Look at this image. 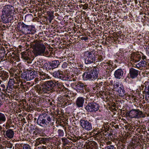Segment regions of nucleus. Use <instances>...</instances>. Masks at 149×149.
<instances>
[{"label":"nucleus","instance_id":"nucleus-36","mask_svg":"<svg viewBox=\"0 0 149 149\" xmlns=\"http://www.w3.org/2000/svg\"><path fill=\"white\" fill-rule=\"evenodd\" d=\"M19 84H18V86H20V88H24V86L25 85V82H23L22 81V80L20 79V82H19Z\"/></svg>","mask_w":149,"mask_h":149},{"label":"nucleus","instance_id":"nucleus-49","mask_svg":"<svg viewBox=\"0 0 149 149\" xmlns=\"http://www.w3.org/2000/svg\"><path fill=\"white\" fill-rule=\"evenodd\" d=\"M49 18H51V19H53L54 17V15L52 14H49Z\"/></svg>","mask_w":149,"mask_h":149},{"label":"nucleus","instance_id":"nucleus-3","mask_svg":"<svg viewBox=\"0 0 149 149\" xmlns=\"http://www.w3.org/2000/svg\"><path fill=\"white\" fill-rule=\"evenodd\" d=\"M3 12L5 13L6 15L9 17H13L15 14H17L14 7L10 5L5 6L3 9Z\"/></svg>","mask_w":149,"mask_h":149},{"label":"nucleus","instance_id":"nucleus-41","mask_svg":"<svg viewBox=\"0 0 149 149\" xmlns=\"http://www.w3.org/2000/svg\"><path fill=\"white\" fill-rule=\"evenodd\" d=\"M100 64L102 66L104 64H106V65H104V66H110L111 65L110 63L109 62H106V63H105V62H103L101 63Z\"/></svg>","mask_w":149,"mask_h":149},{"label":"nucleus","instance_id":"nucleus-13","mask_svg":"<svg viewBox=\"0 0 149 149\" xmlns=\"http://www.w3.org/2000/svg\"><path fill=\"white\" fill-rule=\"evenodd\" d=\"M49 66L48 67V64L47 63H45L44 66L46 67V69L48 70L53 69L57 68L60 64V62L58 60H54L52 61V62H49Z\"/></svg>","mask_w":149,"mask_h":149},{"label":"nucleus","instance_id":"nucleus-38","mask_svg":"<svg viewBox=\"0 0 149 149\" xmlns=\"http://www.w3.org/2000/svg\"><path fill=\"white\" fill-rule=\"evenodd\" d=\"M41 81V80L40 79V78H36L34 79V82H35V84H36L39 83V84L40 85Z\"/></svg>","mask_w":149,"mask_h":149},{"label":"nucleus","instance_id":"nucleus-54","mask_svg":"<svg viewBox=\"0 0 149 149\" xmlns=\"http://www.w3.org/2000/svg\"><path fill=\"white\" fill-rule=\"evenodd\" d=\"M86 149H93L92 147L88 146L86 148Z\"/></svg>","mask_w":149,"mask_h":149},{"label":"nucleus","instance_id":"nucleus-48","mask_svg":"<svg viewBox=\"0 0 149 149\" xmlns=\"http://www.w3.org/2000/svg\"><path fill=\"white\" fill-rule=\"evenodd\" d=\"M11 60H15L16 59V58L17 57L16 56H15L14 55L13 56H12V55H11Z\"/></svg>","mask_w":149,"mask_h":149},{"label":"nucleus","instance_id":"nucleus-46","mask_svg":"<svg viewBox=\"0 0 149 149\" xmlns=\"http://www.w3.org/2000/svg\"><path fill=\"white\" fill-rule=\"evenodd\" d=\"M103 59L102 58V56H100L98 58V60L99 61H101L103 60Z\"/></svg>","mask_w":149,"mask_h":149},{"label":"nucleus","instance_id":"nucleus-35","mask_svg":"<svg viewBox=\"0 0 149 149\" xmlns=\"http://www.w3.org/2000/svg\"><path fill=\"white\" fill-rule=\"evenodd\" d=\"M12 123V119L10 118L7 120L6 124V127H10V125H11Z\"/></svg>","mask_w":149,"mask_h":149},{"label":"nucleus","instance_id":"nucleus-61","mask_svg":"<svg viewBox=\"0 0 149 149\" xmlns=\"http://www.w3.org/2000/svg\"><path fill=\"white\" fill-rule=\"evenodd\" d=\"M54 129H55V128H55V126H53V127Z\"/></svg>","mask_w":149,"mask_h":149},{"label":"nucleus","instance_id":"nucleus-50","mask_svg":"<svg viewBox=\"0 0 149 149\" xmlns=\"http://www.w3.org/2000/svg\"><path fill=\"white\" fill-rule=\"evenodd\" d=\"M13 144L11 143H10L8 145V146L9 147V148H12V146H13Z\"/></svg>","mask_w":149,"mask_h":149},{"label":"nucleus","instance_id":"nucleus-42","mask_svg":"<svg viewBox=\"0 0 149 149\" xmlns=\"http://www.w3.org/2000/svg\"><path fill=\"white\" fill-rule=\"evenodd\" d=\"M68 64L65 62L63 63L62 65V67L63 68H65L67 67Z\"/></svg>","mask_w":149,"mask_h":149},{"label":"nucleus","instance_id":"nucleus-64","mask_svg":"<svg viewBox=\"0 0 149 149\" xmlns=\"http://www.w3.org/2000/svg\"><path fill=\"white\" fill-rule=\"evenodd\" d=\"M71 139V140H72V141H73V139Z\"/></svg>","mask_w":149,"mask_h":149},{"label":"nucleus","instance_id":"nucleus-52","mask_svg":"<svg viewBox=\"0 0 149 149\" xmlns=\"http://www.w3.org/2000/svg\"><path fill=\"white\" fill-rule=\"evenodd\" d=\"M112 143V142L111 141H109L107 142V145H110Z\"/></svg>","mask_w":149,"mask_h":149},{"label":"nucleus","instance_id":"nucleus-11","mask_svg":"<svg viewBox=\"0 0 149 149\" xmlns=\"http://www.w3.org/2000/svg\"><path fill=\"white\" fill-rule=\"evenodd\" d=\"M142 114L139 109H132L130 111L129 116L131 118H138L141 117Z\"/></svg>","mask_w":149,"mask_h":149},{"label":"nucleus","instance_id":"nucleus-43","mask_svg":"<svg viewBox=\"0 0 149 149\" xmlns=\"http://www.w3.org/2000/svg\"><path fill=\"white\" fill-rule=\"evenodd\" d=\"M2 134L6 136V132L4 130H2L0 132V135Z\"/></svg>","mask_w":149,"mask_h":149},{"label":"nucleus","instance_id":"nucleus-23","mask_svg":"<svg viewBox=\"0 0 149 149\" xmlns=\"http://www.w3.org/2000/svg\"><path fill=\"white\" fill-rule=\"evenodd\" d=\"M19 82H17L15 81V79L10 78L8 83V86L6 87V89H8V88L9 89L10 88L13 89L14 87V84H19Z\"/></svg>","mask_w":149,"mask_h":149},{"label":"nucleus","instance_id":"nucleus-10","mask_svg":"<svg viewBox=\"0 0 149 149\" xmlns=\"http://www.w3.org/2000/svg\"><path fill=\"white\" fill-rule=\"evenodd\" d=\"M21 58L28 63H31L33 59L31 58V53L30 52H23L21 53Z\"/></svg>","mask_w":149,"mask_h":149},{"label":"nucleus","instance_id":"nucleus-44","mask_svg":"<svg viewBox=\"0 0 149 149\" xmlns=\"http://www.w3.org/2000/svg\"><path fill=\"white\" fill-rule=\"evenodd\" d=\"M2 88V90L5 91V90H7V89H6L5 85L3 84H1L0 86Z\"/></svg>","mask_w":149,"mask_h":149},{"label":"nucleus","instance_id":"nucleus-39","mask_svg":"<svg viewBox=\"0 0 149 149\" xmlns=\"http://www.w3.org/2000/svg\"><path fill=\"white\" fill-rule=\"evenodd\" d=\"M2 20L3 22L5 23H8L9 22L8 18L7 17H3Z\"/></svg>","mask_w":149,"mask_h":149},{"label":"nucleus","instance_id":"nucleus-53","mask_svg":"<svg viewBox=\"0 0 149 149\" xmlns=\"http://www.w3.org/2000/svg\"><path fill=\"white\" fill-rule=\"evenodd\" d=\"M141 58L142 60H144L146 58V56H143L142 57L141 56Z\"/></svg>","mask_w":149,"mask_h":149},{"label":"nucleus","instance_id":"nucleus-17","mask_svg":"<svg viewBox=\"0 0 149 149\" xmlns=\"http://www.w3.org/2000/svg\"><path fill=\"white\" fill-rule=\"evenodd\" d=\"M147 65V62L145 61H141L139 63L136 64H134L132 67L136 68L140 70H142L146 67Z\"/></svg>","mask_w":149,"mask_h":149},{"label":"nucleus","instance_id":"nucleus-25","mask_svg":"<svg viewBox=\"0 0 149 149\" xmlns=\"http://www.w3.org/2000/svg\"><path fill=\"white\" fill-rule=\"evenodd\" d=\"M14 135V132L12 129H8L6 132V136L9 139L12 138Z\"/></svg>","mask_w":149,"mask_h":149},{"label":"nucleus","instance_id":"nucleus-16","mask_svg":"<svg viewBox=\"0 0 149 149\" xmlns=\"http://www.w3.org/2000/svg\"><path fill=\"white\" fill-rule=\"evenodd\" d=\"M55 81L50 80L44 82V84L48 91L52 89L55 87Z\"/></svg>","mask_w":149,"mask_h":149},{"label":"nucleus","instance_id":"nucleus-29","mask_svg":"<svg viewBox=\"0 0 149 149\" xmlns=\"http://www.w3.org/2000/svg\"><path fill=\"white\" fill-rule=\"evenodd\" d=\"M30 80L35 78L37 75V72L34 70H29L28 71Z\"/></svg>","mask_w":149,"mask_h":149},{"label":"nucleus","instance_id":"nucleus-18","mask_svg":"<svg viewBox=\"0 0 149 149\" xmlns=\"http://www.w3.org/2000/svg\"><path fill=\"white\" fill-rule=\"evenodd\" d=\"M41 114L47 125H49L52 123L53 118L52 115L46 113H42Z\"/></svg>","mask_w":149,"mask_h":149},{"label":"nucleus","instance_id":"nucleus-28","mask_svg":"<svg viewBox=\"0 0 149 149\" xmlns=\"http://www.w3.org/2000/svg\"><path fill=\"white\" fill-rule=\"evenodd\" d=\"M41 65L39 61L35 62V63L33 65V68L36 70V71H37H37L38 72L39 71H41V70H40Z\"/></svg>","mask_w":149,"mask_h":149},{"label":"nucleus","instance_id":"nucleus-12","mask_svg":"<svg viewBox=\"0 0 149 149\" xmlns=\"http://www.w3.org/2000/svg\"><path fill=\"white\" fill-rule=\"evenodd\" d=\"M35 89L37 92L39 94H41L47 93L48 91L47 88L44 84L41 86L39 84H37L35 86Z\"/></svg>","mask_w":149,"mask_h":149},{"label":"nucleus","instance_id":"nucleus-63","mask_svg":"<svg viewBox=\"0 0 149 149\" xmlns=\"http://www.w3.org/2000/svg\"><path fill=\"white\" fill-rule=\"evenodd\" d=\"M110 134H109V135H110Z\"/></svg>","mask_w":149,"mask_h":149},{"label":"nucleus","instance_id":"nucleus-24","mask_svg":"<svg viewBox=\"0 0 149 149\" xmlns=\"http://www.w3.org/2000/svg\"><path fill=\"white\" fill-rule=\"evenodd\" d=\"M47 141V139L45 138H39L37 139L36 140V145L37 146L40 144H45Z\"/></svg>","mask_w":149,"mask_h":149},{"label":"nucleus","instance_id":"nucleus-56","mask_svg":"<svg viewBox=\"0 0 149 149\" xmlns=\"http://www.w3.org/2000/svg\"><path fill=\"white\" fill-rule=\"evenodd\" d=\"M94 145H95V147H97V144L96 143V142H94Z\"/></svg>","mask_w":149,"mask_h":149},{"label":"nucleus","instance_id":"nucleus-26","mask_svg":"<svg viewBox=\"0 0 149 149\" xmlns=\"http://www.w3.org/2000/svg\"><path fill=\"white\" fill-rule=\"evenodd\" d=\"M7 115L0 112V124L5 123L6 120Z\"/></svg>","mask_w":149,"mask_h":149},{"label":"nucleus","instance_id":"nucleus-59","mask_svg":"<svg viewBox=\"0 0 149 149\" xmlns=\"http://www.w3.org/2000/svg\"><path fill=\"white\" fill-rule=\"evenodd\" d=\"M50 105H52V103L51 102H50Z\"/></svg>","mask_w":149,"mask_h":149},{"label":"nucleus","instance_id":"nucleus-6","mask_svg":"<svg viewBox=\"0 0 149 149\" xmlns=\"http://www.w3.org/2000/svg\"><path fill=\"white\" fill-rule=\"evenodd\" d=\"M100 107L99 105L95 102L88 103L85 107L86 110L89 112H95L98 111Z\"/></svg>","mask_w":149,"mask_h":149},{"label":"nucleus","instance_id":"nucleus-21","mask_svg":"<svg viewBox=\"0 0 149 149\" xmlns=\"http://www.w3.org/2000/svg\"><path fill=\"white\" fill-rule=\"evenodd\" d=\"M85 101V98L81 97H78L76 101V105L78 107H82Z\"/></svg>","mask_w":149,"mask_h":149},{"label":"nucleus","instance_id":"nucleus-33","mask_svg":"<svg viewBox=\"0 0 149 149\" xmlns=\"http://www.w3.org/2000/svg\"><path fill=\"white\" fill-rule=\"evenodd\" d=\"M23 144H21L19 145L20 147H23L22 149H31V147L27 144H24L22 146Z\"/></svg>","mask_w":149,"mask_h":149},{"label":"nucleus","instance_id":"nucleus-37","mask_svg":"<svg viewBox=\"0 0 149 149\" xmlns=\"http://www.w3.org/2000/svg\"><path fill=\"white\" fill-rule=\"evenodd\" d=\"M58 132L59 136H63L64 135V133L63 130L59 129L58 130Z\"/></svg>","mask_w":149,"mask_h":149},{"label":"nucleus","instance_id":"nucleus-40","mask_svg":"<svg viewBox=\"0 0 149 149\" xmlns=\"http://www.w3.org/2000/svg\"><path fill=\"white\" fill-rule=\"evenodd\" d=\"M145 89L146 93L148 95H149V86L148 87L145 86Z\"/></svg>","mask_w":149,"mask_h":149},{"label":"nucleus","instance_id":"nucleus-45","mask_svg":"<svg viewBox=\"0 0 149 149\" xmlns=\"http://www.w3.org/2000/svg\"><path fill=\"white\" fill-rule=\"evenodd\" d=\"M107 149H116V148L113 145H110L107 147Z\"/></svg>","mask_w":149,"mask_h":149},{"label":"nucleus","instance_id":"nucleus-19","mask_svg":"<svg viewBox=\"0 0 149 149\" xmlns=\"http://www.w3.org/2000/svg\"><path fill=\"white\" fill-rule=\"evenodd\" d=\"M1 68L0 67V77L3 80L6 81L8 78V73Z\"/></svg>","mask_w":149,"mask_h":149},{"label":"nucleus","instance_id":"nucleus-57","mask_svg":"<svg viewBox=\"0 0 149 149\" xmlns=\"http://www.w3.org/2000/svg\"><path fill=\"white\" fill-rule=\"evenodd\" d=\"M53 19H51V18H49V22L50 23H51L52 22V20Z\"/></svg>","mask_w":149,"mask_h":149},{"label":"nucleus","instance_id":"nucleus-32","mask_svg":"<svg viewBox=\"0 0 149 149\" xmlns=\"http://www.w3.org/2000/svg\"><path fill=\"white\" fill-rule=\"evenodd\" d=\"M22 78L26 80H30L28 72L27 73L23 72L21 74Z\"/></svg>","mask_w":149,"mask_h":149},{"label":"nucleus","instance_id":"nucleus-22","mask_svg":"<svg viewBox=\"0 0 149 149\" xmlns=\"http://www.w3.org/2000/svg\"><path fill=\"white\" fill-rule=\"evenodd\" d=\"M139 71L133 68H131L129 70V74L130 77L134 79L138 75Z\"/></svg>","mask_w":149,"mask_h":149},{"label":"nucleus","instance_id":"nucleus-27","mask_svg":"<svg viewBox=\"0 0 149 149\" xmlns=\"http://www.w3.org/2000/svg\"><path fill=\"white\" fill-rule=\"evenodd\" d=\"M119 93V96L121 97L124 96L125 95V93L123 86H121L117 88V90Z\"/></svg>","mask_w":149,"mask_h":149},{"label":"nucleus","instance_id":"nucleus-60","mask_svg":"<svg viewBox=\"0 0 149 149\" xmlns=\"http://www.w3.org/2000/svg\"><path fill=\"white\" fill-rule=\"evenodd\" d=\"M1 82H2V81L1 80H0V84L1 83ZM1 89V88H0V89Z\"/></svg>","mask_w":149,"mask_h":149},{"label":"nucleus","instance_id":"nucleus-34","mask_svg":"<svg viewBox=\"0 0 149 149\" xmlns=\"http://www.w3.org/2000/svg\"><path fill=\"white\" fill-rule=\"evenodd\" d=\"M12 76L13 77V78L15 79L16 81L20 82L21 79H19V78L17 75L16 74H12Z\"/></svg>","mask_w":149,"mask_h":149},{"label":"nucleus","instance_id":"nucleus-51","mask_svg":"<svg viewBox=\"0 0 149 149\" xmlns=\"http://www.w3.org/2000/svg\"><path fill=\"white\" fill-rule=\"evenodd\" d=\"M27 84L31 86H32L33 85V84H31V83L29 82H28L26 83Z\"/></svg>","mask_w":149,"mask_h":149},{"label":"nucleus","instance_id":"nucleus-20","mask_svg":"<svg viewBox=\"0 0 149 149\" xmlns=\"http://www.w3.org/2000/svg\"><path fill=\"white\" fill-rule=\"evenodd\" d=\"M124 74V72L121 69H119L116 70L114 73L115 77L120 79L122 78Z\"/></svg>","mask_w":149,"mask_h":149},{"label":"nucleus","instance_id":"nucleus-14","mask_svg":"<svg viewBox=\"0 0 149 149\" xmlns=\"http://www.w3.org/2000/svg\"><path fill=\"white\" fill-rule=\"evenodd\" d=\"M86 85L81 82L79 81L75 83L74 89L77 92H80L84 91V89L86 88Z\"/></svg>","mask_w":149,"mask_h":149},{"label":"nucleus","instance_id":"nucleus-1","mask_svg":"<svg viewBox=\"0 0 149 149\" xmlns=\"http://www.w3.org/2000/svg\"><path fill=\"white\" fill-rule=\"evenodd\" d=\"M99 69L96 67L88 68L84 73L83 77L85 80H93L98 77Z\"/></svg>","mask_w":149,"mask_h":149},{"label":"nucleus","instance_id":"nucleus-30","mask_svg":"<svg viewBox=\"0 0 149 149\" xmlns=\"http://www.w3.org/2000/svg\"><path fill=\"white\" fill-rule=\"evenodd\" d=\"M38 73L40 76V78L41 80H45L46 79H48L49 77V76L48 74L41 71H39Z\"/></svg>","mask_w":149,"mask_h":149},{"label":"nucleus","instance_id":"nucleus-2","mask_svg":"<svg viewBox=\"0 0 149 149\" xmlns=\"http://www.w3.org/2000/svg\"><path fill=\"white\" fill-rule=\"evenodd\" d=\"M33 45V52L35 55L49 57V52L48 50L45 51L46 47L44 44L37 42H35Z\"/></svg>","mask_w":149,"mask_h":149},{"label":"nucleus","instance_id":"nucleus-9","mask_svg":"<svg viewBox=\"0 0 149 149\" xmlns=\"http://www.w3.org/2000/svg\"><path fill=\"white\" fill-rule=\"evenodd\" d=\"M81 127L86 130L89 131L92 129L91 124L87 120L82 119L80 121Z\"/></svg>","mask_w":149,"mask_h":149},{"label":"nucleus","instance_id":"nucleus-7","mask_svg":"<svg viewBox=\"0 0 149 149\" xmlns=\"http://www.w3.org/2000/svg\"><path fill=\"white\" fill-rule=\"evenodd\" d=\"M53 76L55 78L63 80L68 81L69 79L68 75H66L63 72L60 70L54 71L53 73Z\"/></svg>","mask_w":149,"mask_h":149},{"label":"nucleus","instance_id":"nucleus-5","mask_svg":"<svg viewBox=\"0 0 149 149\" xmlns=\"http://www.w3.org/2000/svg\"><path fill=\"white\" fill-rule=\"evenodd\" d=\"M19 29L23 34H27L33 33L32 26H28L25 24L23 23H21L18 27Z\"/></svg>","mask_w":149,"mask_h":149},{"label":"nucleus","instance_id":"nucleus-55","mask_svg":"<svg viewBox=\"0 0 149 149\" xmlns=\"http://www.w3.org/2000/svg\"><path fill=\"white\" fill-rule=\"evenodd\" d=\"M19 145V144H16L15 145V148H18V146Z\"/></svg>","mask_w":149,"mask_h":149},{"label":"nucleus","instance_id":"nucleus-31","mask_svg":"<svg viewBox=\"0 0 149 149\" xmlns=\"http://www.w3.org/2000/svg\"><path fill=\"white\" fill-rule=\"evenodd\" d=\"M55 87H57L61 91L63 90L64 86L61 82L57 81H55Z\"/></svg>","mask_w":149,"mask_h":149},{"label":"nucleus","instance_id":"nucleus-62","mask_svg":"<svg viewBox=\"0 0 149 149\" xmlns=\"http://www.w3.org/2000/svg\"><path fill=\"white\" fill-rule=\"evenodd\" d=\"M74 141H73L74 142H76V140L74 139Z\"/></svg>","mask_w":149,"mask_h":149},{"label":"nucleus","instance_id":"nucleus-58","mask_svg":"<svg viewBox=\"0 0 149 149\" xmlns=\"http://www.w3.org/2000/svg\"><path fill=\"white\" fill-rule=\"evenodd\" d=\"M66 104H65V105H69V103H68L67 104V103H66Z\"/></svg>","mask_w":149,"mask_h":149},{"label":"nucleus","instance_id":"nucleus-4","mask_svg":"<svg viewBox=\"0 0 149 149\" xmlns=\"http://www.w3.org/2000/svg\"><path fill=\"white\" fill-rule=\"evenodd\" d=\"M95 55L91 52L87 51L84 53V57L86 64L94 63L95 61Z\"/></svg>","mask_w":149,"mask_h":149},{"label":"nucleus","instance_id":"nucleus-15","mask_svg":"<svg viewBox=\"0 0 149 149\" xmlns=\"http://www.w3.org/2000/svg\"><path fill=\"white\" fill-rule=\"evenodd\" d=\"M45 121L46 120L44 119L42 115L41 114L37 119V123L38 125L42 127L48 126Z\"/></svg>","mask_w":149,"mask_h":149},{"label":"nucleus","instance_id":"nucleus-8","mask_svg":"<svg viewBox=\"0 0 149 149\" xmlns=\"http://www.w3.org/2000/svg\"><path fill=\"white\" fill-rule=\"evenodd\" d=\"M130 57V62L132 66L139 61L141 59V55L137 53H133L131 54Z\"/></svg>","mask_w":149,"mask_h":149},{"label":"nucleus","instance_id":"nucleus-47","mask_svg":"<svg viewBox=\"0 0 149 149\" xmlns=\"http://www.w3.org/2000/svg\"><path fill=\"white\" fill-rule=\"evenodd\" d=\"M70 79V81H76L77 80V79L76 77H72Z\"/></svg>","mask_w":149,"mask_h":149}]
</instances>
